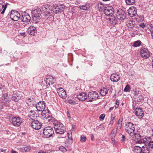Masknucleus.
<instances>
[{
  "label": "nucleus",
  "instance_id": "f257e3e1",
  "mask_svg": "<svg viewBox=\"0 0 153 153\" xmlns=\"http://www.w3.org/2000/svg\"><path fill=\"white\" fill-rule=\"evenodd\" d=\"M56 132L58 134H63L65 131V127L63 125L59 122H58L54 126Z\"/></svg>",
  "mask_w": 153,
  "mask_h": 153
},
{
  "label": "nucleus",
  "instance_id": "f03ea898",
  "mask_svg": "<svg viewBox=\"0 0 153 153\" xmlns=\"http://www.w3.org/2000/svg\"><path fill=\"white\" fill-rule=\"evenodd\" d=\"M41 13V10L39 8H37L32 10V16L34 21L39 20L40 19Z\"/></svg>",
  "mask_w": 153,
  "mask_h": 153
},
{
  "label": "nucleus",
  "instance_id": "7ed1b4c3",
  "mask_svg": "<svg viewBox=\"0 0 153 153\" xmlns=\"http://www.w3.org/2000/svg\"><path fill=\"white\" fill-rule=\"evenodd\" d=\"M99 95L96 91H93L89 92L88 95V98L87 99V102H92V101L96 100L98 99Z\"/></svg>",
  "mask_w": 153,
  "mask_h": 153
},
{
  "label": "nucleus",
  "instance_id": "20e7f679",
  "mask_svg": "<svg viewBox=\"0 0 153 153\" xmlns=\"http://www.w3.org/2000/svg\"><path fill=\"white\" fill-rule=\"evenodd\" d=\"M125 129L128 134L133 133L134 131V126L131 123H126L125 125Z\"/></svg>",
  "mask_w": 153,
  "mask_h": 153
},
{
  "label": "nucleus",
  "instance_id": "39448f33",
  "mask_svg": "<svg viewBox=\"0 0 153 153\" xmlns=\"http://www.w3.org/2000/svg\"><path fill=\"white\" fill-rule=\"evenodd\" d=\"M10 17L12 20L17 21L20 18V15L18 11L12 10L10 15Z\"/></svg>",
  "mask_w": 153,
  "mask_h": 153
},
{
  "label": "nucleus",
  "instance_id": "423d86ee",
  "mask_svg": "<svg viewBox=\"0 0 153 153\" xmlns=\"http://www.w3.org/2000/svg\"><path fill=\"white\" fill-rule=\"evenodd\" d=\"M11 122L14 126L18 127L20 125L22 122V119L19 117H13L12 118Z\"/></svg>",
  "mask_w": 153,
  "mask_h": 153
},
{
  "label": "nucleus",
  "instance_id": "0eeeda50",
  "mask_svg": "<svg viewBox=\"0 0 153 153\" xmlns=\"http://www.w3.org/2000/svg\"><path fill=\"white\" fill-rule=\"evenodd\" d=\"M117 19L123 20L126 18V13L125 11L121 9H119L116 14Z\"/></svg>",
  "mask_w": 153,
  "mask_h": 153
},
{
  "label": "nucleus",
  "instance_id": "6e6552de",
  "mask_svg": "<svg viewBox=\"0 0 153 153\" xmlns=\"http://www.w3.org/2000/svg\"><path fill=\"white\" fill-rule=\"evenodd\" d=\"M114 11V9L111 6L105 7L103 12L105 15L107 16H112Z\"/></svg>",
  "mask_w": 153,
  "mask_h": 153
},
{
  "label": "nucleus",
  "instance_id": "1a4fd4ad",
  "mask_svg": "<svg viewBox=\"0 0 153 153\" xmlns=\"http://www.w3.org/2000/svg\"><path fill=\"white\" fill-rule=\"evenodd\" d=\"M34 105H35L37 111H39L42 112L45 110L44 109L45 108V103L44 101H40Z\"/></svg>",
  "mask_w": 153,
  "mask_h": 153
},
{
  "label": "nucleus",
  "instance_id": "9d476101",
  "mask_svg": "<svg viewBox=\"0 0 153 153\" xmlns=\"http://www.w3.org/2000/svg\"><path fill=\"white\" fill-rule=\"evenodd\" d=\"M141 56L144 59H147L149 58L151 53L148 51L147 48H142L140 51Z\"/></svg>",
  "mask_w": 153,
  "mask_h": 153
},
{
  "label": "nucleus",
  "instance_id": "9b49d317",
  "mask_svg": "<svg viewBox=\"0 0 153 153\" xmlns=\"http://www.w3.org/2000/svg\"><path fill=\"white\" fill-rule=\"evenodd\" d=\"M45 82L46 84L50 85H52L56 82V80L52 76L47 75L46 76V79H45Z\"/></svg>",
  "mask_w": 153,
  "mask_h": 153
},
{
  "label": "nucleus",
  "instance_id": "f8f14e48",
  "mask_svg": "<svg viewBox=\"0 0 153 153\" xmlns=\"http://www.w3.org/2000/svg\"><path fill=\"white\" fill-rule=\"evenodd\" d=\"M112 90L111 87H110L109 88L103 87L100 89V93L102 96H105L108 93L109 91V92L111 94L112 92Z\"/></svg>",
  "mask_w": 153,
  "mask_h": 153
},
{
  "label": "nucleus",
  "instance_id": "ddd939ff",
  "mask_svg": "<svg viewBox=\"0 0 153 153\" xmlns=\"http://www.w3.org/2000/svg\"><path fill=\"white\" fill-rule=\"evenodd\" d=\"M31 125L33 128L35 129H40L42 126V124L41 122L37 120H34L32 122Z\"/></svg>",
  "mask_w": 153,
  "mask_h": 153
},
{
  "label": "nucleus",
  "instance_id": "4468645a",
  "mask_svg": "<svg viewBox=\"0 0 153 153\" xmlns=\"http://www.w3.org/2000/svg\"><path fill=\"white\" fill-rule=\"evenodd\" d=\"M57 91L59 96L63 99L66 97V93L65 91L62 88H59L57 89Z\"/></svg>",
  "mask_w": 153,
  "mask_h": 153
},
{
  "label": "nucleus",
  "instance_id": "2eb2a0df",
  "mask_svg": "<svg viewBox=\"0 0 153 153\" xmlns=\"http://www.w3.org/2000/svg\"><path fill=\"white\" fill-rule=\"evenodd\" d=\"M151 140L152 139L150 137H145L143 139H140V140H138L137 142L139 143H143L147 145Z\"/></svg>",
  "mask_w": 153,
  "mask_h": 153
},
{
  "label": "nucleus",
  "instance_id": "dca6fc26",
  "mask_svg": "<svg viewBox=\"0 0 153 153\" xmlns=\"http://www.w3.org/2000/svg\"><path fill=\"white\" fill-rule=\"evenodd\" d=\"M54 133L53 128L49 126L45 128L43 131V134H54Z\"/></svg>",
  "mask_w": 153,
  "mask_h": 153
},
{
  "label": "nucleus",
  "instance_id": "f3484780",
  "mask_svg": "<svg viewBox=\"0 0 153 153\" xmlns=\"http://www.w3.org/2000/svg\"><path fill=\"white\" fill-rule=\"evenodd\" d=\"M110 79L112 82H117L120 80L119 75L116 73L113 74L110 76Z\"/></svg>",
  "mask_w": 153,
  "mask_h": 153
},
{
  "label": "nucleus",
  "instance_id": "a211bd4d",
  "mask_svg": "<svg viewBox=\"0 0 153 153\" xmlns=\"http://www.w3.org/2000/svg\"><path fill=\"white\" fill-rule=\"evenodd\" d=\"M27 32L31 35L34 36L36 33V28L33 26H31L29 27L27 30Z\"/></svg>",
  "mask_w": 153,
  "mask_h": 153
},
{
  "label": "nucleus",
  "instance_id": "6ab92c4d",
  "mask_svg": "<svg viewBox=\"0 0 153 153\" xmlns=\"http://www.w3.org/2000/svg\"><path fill=\"white\" fill-rule=\"evenodd\" d=\"M21 98V95L18 93H14L12 96V99L15 102L19 101Z\"/></svg>",
  "mask_w": 153,
  "mask_h": 153
},
{
  "label": "nucleus",
  "instance_id": "aec40b11",
  "mask_svg": "<svg viewBox=\"0 0 153 153\" xmlns=\"http://www.w3.org/2000/svg\"><path fill=\"white\" fill-rule=\"evenodd\" d=\"M78 99L81 101H84L87 99V96L86 94L84 92H82L79 94L77 95Z\"/></svg>",
  "mask_w": 153,
  "mask_h": 153
},
{
  "label": "nucleus",
  "instance_id": "412c9836",
  "mask_svg": "<svg viewBox=\"0 0 153 153\" xmlns=\"http://www.w3.org/2000/svg\"><path fill=\"white\" fill-rule=\"evenodd\" d=\"M128 11V15L131 17L135 16L137 15V11L134 7L130 8Z\"/></svg>",
  "mask_w": 153,
  "mask_h": 153
},
{
  "label": "nucleus",
  "instance_id": "4be33fe9",
  "mask_svg": "<svg viewBox=\"0 0 153 153\" xmlns=\"http://www.w3.org/2000/svg\"><path fill=\"white\" fill-rule=\"evenodd\" d=\"M135 114L137 117H142L144 115V112L140 108H136L135 110Z\"/></svg>",
  "mask_w": 153,
  "mask_h": 153
},
{
  "label": "nucleus",
  "instance_id": "5701e85b",
  "mask_svg": "<svg viewBox=\"0 0 153 153\" xmlns=\"http://www.w3.org/2000/svg\"><path fill=\"white\" fill-rule=\"evenodd\" d=\"M21 19L23 22H28L30 20V17L28 14H25L22 15Z\"/></svg>",
  "mask_w": 153,
  "mask_h": 153
},
{
  "label": "nucleus",
  "instance_id": "b1692460",
  "mask_svg": "<svg viewBox=\"0 0 153 153\" xmlns=\"http://www.w3.org/2000/svg\"><path fill=\"white\" fill-rule=\"evenodd\" d=\"M41 115L43 118L48 120L50 117L51 116V114L49 113V111L48 110L46 111V110L43 111L42 112Z\"/></svg>",
  "mask_w": 153,
  "mask_h": 153
},
{
  "label": "nucleus",
  "instance_id": "393cba45",
  "mask_svg": "<svg viewBox=\"0 0 153 153\" xmlns=\"http://www.w3.org/2000/svg\"><path fill=\"white\" fill-rule=\"evenodd\" d=\"M126 23L127 26L130 29H132L135 25V21L132 20L128 21Z\"/></svg>",
  "mask_w": 153,
  "mask_h": 153
},
{
  "label": "nucleus",
  "instance_id": "a878e982",
  "mask_svg": "<svg viewBox=\"0 0 153 153\" xmlns=\"http://www.w3.org/2000/svg\"><path fill=\"white\" fill-rule=\"evenodd\" d=\"M65 6L63 5H57V9L56 10L55 9V13H61L64 10V9Z\"/></svg>",
  "mask_w": 153,
  "mask_h": 153
},
{
  "label": "nucleus",
  "instance_id": "bb28decb",
  "mask_svg": "<svg viewBox=\"0 0 153 153\" xmlns=\"http://www.w3.org/2000/svg\"><path fill=\"white\" fill-rule=\"evenodd\" d=\"M48 8L46 14H50L52 13H55V9L52 6L49 5V7Z\"/></svg>",
  "mask_w": 153,
  "mask_h": 153
},
{
  "label": "nucleus",
  "instance_id": "cd10ccee",
  "mask_svg": "<svg viewBox=\"0 0 153 153\" xmlns=\"http://www.w3.org/2000/svg\"><path fill=\"white\" fill-rule=\"evenodd\" d=\"M21 151L22 152H28L31 149V147L30 145H28L26 147L20 148Z\"/></svg>",
  "mask_w": 153,
  "mask_h": 153
},
{
  "label": "nucleus",
  "instance_id": "c85d7f7f",
  "mask_svg": "<svg viewBox=\"0 0 153 153\" xmlns=\"http://www.w3.org/2000/svg\"><path fill=\"white\" fill-rule=\"evenodd\" d=\"M35 101V100H34L33 99V98L31 99L30 98H28L26 101V103H27V105L29 106H34V105H35V104H31L30 102H33H33Z\"/></svg>",
  "mask_w": 153,
  "mask_h": 153
},
{
  "label": "nucleus",
  "instance_id": "c756f323",
  "mask_svg": "<svg viewBox=\"0 0 153 153\" xmlns=\"http://www.w3.org/2000/svg\"><path fill=\"white\" fill-rule=\"evenodd\" d=\"M142 153H149V149L146 146H143L141 148Z\"/></svg>",
  "mask_w": 153,
  "mask_h": 153
},
{
  "label": "nucleus",
  "instance_id": "7c9ffc66",
  "mask_svg": "<svg viewBox=\"0 0 153 153\" xmlns=\"http://www.w3.org/2000/svg\"><path fill=\"white\" fill-rule=\"evenodd\" d=\"M134 153H142L141 148L139 146H135L134 147Z\"/></svg>",
  "mask_w": 153,
  "mask_h": 153
},
{
  "label": "nucleus",
  "instance_id": "2f4dec72",
  "mask_svg": "<svg viewBox=\"0 0 153 153\" xmlns=\"http://www.w3.org/2000/svg\"><path fill=\"white\" fill-rule=\"evenodd\" d=\"M48 121L50 123H53L54 126L55 125V123L56 124L58 122L57 120L54 117H52L51 115L50 116V117L48 119Z\"/></svg>",
  "mask_w": 153,
  "mask_h": 153
},
{
  "label": "nucleus",
  "instance_id": "473e14b6",
  "mask_svg": "<svg viewBox=\"0 0 153 153\" xmlns=\"http://www.w3.org/2000/svg\"><path fill=\"white\" fill-rule=\"evenodd\" d=\"M122 119L120 118L117 122V128L118 131H119L121 128L122 124Z\"/></svg>",
  "mask_w": 153,
  "mask_h": 153
},
{
  "label": "nucleus",
  "instance_id": "72a5a7b5",
  "mask_svg": "<svg viewBox=\"0 0 153 153\" xmlns=\"http://www.w3.org/2000/svg\"><path fill=\"white\" fill-rule=\"evenodd\" d=\"M125 2L127 4L132 5L135 3V0H125Z\"/></svg>",
  "mask_w": 153,
  "mask_h": 153
},
{
  "label": "nucleus",
  "instance_id": "f704fd0d",
  "mask_svg": "<svg viewBox=\"0 0 153 153\" xmlns=\"http://www.w3.org/2000/svg\"><path fill=\"white\" fill-rule=\"evenodd\" d=\"M135 19L137 22H142L144 20V18L143 17L137 15L135 18Z\"/></svg>",
  "mask_w": 153,
  "mask_h": 153
},
{
  "label": "nucleus",
  "instance_id": "c9c22d12",
  "mask_svg": "<svg viewBox=\"0 0 153 153\" xmlns=\"http://www.w3.org/2000/svg\"><path fill=\"white\" fill-rule=\"evenodd\" d=\"M49 5L48 4H45L43 5L42 7V10L45 14H46L47 9Z\"/></svg>",
  "mask_w": 153,
  "mask_h": 153
},
{
  "label": "nucleus",
  "instance_id": "e433bc0d",
  "mask_svg": "<svg viewBox=\"0 0 153 153\" xmlns=\"http://www.w3.org/2000/svg\"><path fill=\"white\" fill-rule=\"evenodd\" d=\"M134 98L135 100L137 102H140L143 100V97L141 95H140V96H139L138 97H135Z\"/></svg>",
  "mask_w": 153,
  "mask_h": 153
},
{
  "label": "nucleus",
  "instance_id": "4c0bfd02",
  "mask_svg": "<svg viewBox=\"0 0 153 153\" xmlns=\"http://www.w3.org/2000/svg\"><path fill=\"white\" fill-rule=\"evenodd\" d=\"M88 8V5L87 4H86L85 5H82V6H80L79 8L81 9L82 10H87V9Z\"/></svg>",
  "mask_w": 153,
  "mask_h": 153
},
{
  "label": "nucleus",
  "instance_id": "58836bf2",
  "mask_svg": "<svg viewBox=\"0 0 153 153\" xmlns=\"http://www.w3.org/2000/svg\"><path fill=\"white\" fill-rule=\"evenodd\" d=\"M141 44V42L140 40L135 41L133 44V46L135 47H138Z\"/></svg>",
  "mask_w": 153,
  "mask_h": 153
},
{
  "label": "nucleus",
  "instance_id": "ea45409f",
  "mask_svg": "<svg viewBox=\"0 0 153 153\" xmlns=\"http://www.w3.org/2000/svg\"><path fill=\"white\" fill-rule=\"evenodd\" d=\"M3 5H4V6H3L4 8L1 13V14H3L4 13L5 11L6 8H7V5L8 4V3H4L3 1Z\"/></svg>",
  "mask_w": 153,
  "mask_h": 153
},
{
  "label": "nucleus",
  "instance_id": "a19ab883",
  "mask_svg": "<svg viewBox=\"0 0 153 153\" xmlns=\"http://www.w3.org/2000/svg\"><path fill=\"white\" fill-rule=\"evenodd\" d=\"M10 98H9V97L7 98H5L4 102H3L4 103V104L6 105V104L10 102Z\"/></svg>",
  "mask_w": 153,
  "mask_h": 153
},
{
  "label": "nucleus",
  "instance_id": "79ce46f5",
  "mask_svg": "<svg viewBox=\"0 0 153 153\" xmlns=\"http://www.w3.org/2000/svg\"><path fill=\"white\" fill-rule=\"evenodd\" d=\"M98 10L100 11H102L103 9L104 10L105 8L104 5L101 4L98 5Z\"/></svg>",
  "mask_w": 153,
  "mask_h": 153
},
{
  "label": "nucleus",
  "instance_id": "37998d69",
  "mask_svg": "<svg viewBox=\"0 0 153 153\" xmlns=\"http://www.w3.org/2000/svg\"><path fill=\"white\" fill-rule=\"evenodd\" d=\"M141 94L139 93V91L137 90H135L134 92V98L137 97H138L140 96Z\"/></svg>",
  "mask_w": 153,
  "mask_h": 153
},
{
  "label": "nucleus",
  "instance_id": "c03bdc74",
  "mask_svg": "<svg viewBox=\"0 0 153 153\" xmlns=\"http://www.w3.org/2000/svg\"><path fill=\"white\" fill-rule=\"evenodd\" d=\"M130 87L128 85H127L124 89V91L126 92L130 91Z\"/></svg>",
  "mask_w": 153,
  "mask_h": 153
},
{
  "label": "nucleus",
  "instance_id": "a18cd8bd",
  "mask_svg": "<svg viewBox=\"0 0 153 153\" xmlns=\"http://www.w3.org/2000/svg\"><path fill=\"white\" fill-rule=\"evenodd\" d=\"M110 20L111 21V22H112L113 24L115 25L117 23V21L115 18H112L110 19Z\"/></svg>",
  "mask_w": 153,
  "mask_h": 153
},
{
  "label": "nucleus",
  "instance_id": "49530a36",
  "mask_svg": "<svg viewBox=\"0 0 153 153\" xmlns=\"http://www.w3.org/2000/svg\"><path fill=\"white\" fill-rule=\"evenodd\" d=\"M4 5L3 4V1L0 0V11H1L4 8Z\"/></svg>",
  "mask_w": 153,
  "mask_h": 153
},
{
  "label": "nucleus",
  "instance_id": "de8ad7c7",
  "mask_svg": "<svg viewBox=\"0 0 153 153\" xmlns=\"http://www.w3.org/2000/svg\"><path fill=\"white\" fill-rule=\"evenodd\" d=\"M147 145L150 148H153V141L151 140Z\"/></svg>",
  "mask_w": 153,
  "mask_h": 153
},
{
  "label": "nucleus",
  "instance_id": "09e8293b",
  "mask_svg": "<svg viewBox=\"0 0 153 153\" xmlns=\"http://www.w3.org/2000/svg\"><path fill=\"white\" fill-rule=\"evenodd\" d=\"M59 149L63 152H65L67 151V149L63 146H61L59 148Z\"/></svg>",
  "mask_w": 153,
  "mask_h": 153
},
{
  "label": "nucleus",
  "instance_id": "8fccbe9b",
  "mask_svg": "<svg viewBox=\"0 0 153 153\" xmlns=\"http://www.w3.org/2000/svg\"><path fill=\"white\" fill-rule=\"evenodd\" d=\"M119 103L120 101L118 99L116 100L115 102V104L116 105H115V108H117L118 107Z\"/></svg>",
  "mask_w": 153,
  "mask_h": 153
},
{
  "label": "nucleus",
  "instance_id": "3c124183",
  "mask_svg": "<svg viewBox=\"0 0 153 153\" xmlns=\"http://www.w3.org/2000/svg\"><path fill=\"white\" fill-rule=\"evenodd\" d=\"M117 131H118L117 128H115L112 131L111 134H115L117 133H119L118 132H117Z\"/></svg>",
  "mask_w": 153,
  "mask_h": 153
},
{
  "label": "nucleus",
  "instance_id": "603ef678",
  "mask_svg": "<svg viewBox=\"0 0 153 153\" xmlns=\"http://www.w3.org/2000/svg\"><path fill=\"white\" fill-rule=\"evenodd\" d=\"M105 116V115L104 114H101L99 117V119L100 120H103Z\"/></svg>",
  "mask_w": 153,
  "mask_h": 153
},
{
  "label": "nucleus",
  "instance_id": "864d4df0",
  "mask_svg": "<svg viewBox=\"0 0 153 153\" xmlns=\"http://www.w3.org/2000/svg\"><path fill=\"white\" fill-rule=\"evenodd\" d=\"M86 137L83 135H82L81 137L80 141L82 142H84L86 141Z\"/></svg>",
  "mask_w": 153,
  "mask_h": 153
},
{
  "label": "nucleus",
  "instance_id": "5fc2aeb1",
  "mask_svg": "<svg viewBox=\"0 0 153 153\" xmlns=\"http://www.w3.org/2000/svg\"><path fill=\"white\" fill-rule=\"evenodd\" d=\"M5 105L4 104V103L3 102H0V109H2L4 108Z\"/></svg>",
  "mask_w": 153,
  "mask_h": 153
},
{
  "label": "nucleus",
  "instance_id": "6e6d98bb",
  "mask_svg": "<svg viewBox=\"0 0 153 153\" xmlns=\"http://www.w3.org/2000/svg\"><path fill=\"white\" fill-rule=\"evenodd\" d=\"M53 134H49L48 135V134H43L44 136H42L43 137H44V138H49V137H50L52 136Z\"/></svg>",
  "mask_w": 153,
  "mask_h": 153
},
{
  "label": "nucleus",
  "instance_id": "4d7b16f0",
  "mask_svg": "<svg viewBox=\"0 0 153 153\" xmlns=\"http://www.w3.org/2000/svg\"><path fill=\"white\" fill-rule=\"evenodd\" d=\"M114 120V117H113L112 116H111V121L110 123H111L113 124Z\"/></svg>",
  "mask_w": 153,
  "mask_h": 153
},
{
  "label": "nucleus",
  "instance_id": "13d9d810",
  "mask_svg": "<svg viewBox=\"0 0 153 153\" xmlns=\"http://www.w3.org/2000/svg\"><path fill=\"white\" fill-rule=\"evenodd\" d=\"M72 134H68V138L69 140H72Z\"/></svg>",
  "mask_w": 153,
  "mask_h": 153
},
{
  "label": "nucleus",
  "instance_id": "bf43d9fd",
  "mask_svg": "<svg viewBox=\"0 0 153 153\" xmlns=\"http://www.w3.org/2000/svg\"><path fill=\"white\" fill-rule=\"evenodd\" d=\"M122 139L121 140V142H124L125 141V136L123 135L122 137Z\"/></svg>",
  "mask_w": 153,
  "mask_h": 153
},
{
  "label": "nucleus",
  "instance_id": "052dcab7",
  "mask_svg": "<svg viewBox=\"0 0 153 153\" xmlns=\"http://www.w3.org/2000/svg\"><path fill=\"white\" fill-rule=\"evenodd\" d=\"M111 140L113 144L114 145H115L116 143L115 139L114 138H111Z\"/></svg>",
  "mask_w": 153,
  "mask_h": 153
},
{
  "label": "nucleus",
  "instance_id": "680f3d73",
  "mask_svg": "<svg viewBox=\"0 0 153 153\" xmlns=\"http://www.w3.org/2000/svg\"><path fill=\"white\" fill-rule=\"evenodd\" d=\"M30 115H33L35 113V111L34 110H31L30 111Z\"/></svg>",
  "mask_w": 153,
  "mask_h": 153
},
{
  "label": "nucleus",
  "instance_id": "e2e57ef3",
  "mask_svg": "<svg viewBox=\"0 0 153 153\" xmlns=\"http://www.w3.org/2000/svg\"><path fill=\"white\" fill-rule=\"evenodd\" d=\"M7 53V51L4 50L2 52V54L3 56H4L5 55H6Z\"/></svg>",
  "mask_w": 153,
  "mask_h": 153
},
{
  "label": "nucleus",
  "instance_id": "0e129e2a",
  "mask_svg": "<svg viewBox=\"0 0 153 153\" xmlns=\"http://www.w3.org/2000/svg\"><path fill=\"white\" fill-rule=\"evenodd\" d=\"M139 26L141 27L142 28H144L145 27V25L143 23H141L140 24Z\"/></svg>",
  "mask_w": 153,
  "mask_h": 153
},
{
  "label": "nucleus",
  "instance_id": "69168bd1",
  "mask_svg": "<svg viewBox=\"0 0 153 153\" xmlns=\"http://www.w3.org/2000/svg\"><path fill=\"white\" fill-rule=\"evenodd\" d=\"M75 127H76V124L74 123V124H73V125H72V129L73 131L74 129L75 128Z\"/></svg>",
  "mask_w": 153,
  "mask_h": 153
},
{
  "label": "nucleus",
  "instance_id": "338daca9",
  "mask_svg": "<svg viewBox=\"0 0 153 153\" xmlns=\"http://www.w3.org/2000/svg\"><path fill=\"white\" fill-rule=\"evenodd\" d=\"M67 115L68 117L69 118H71L70 114L69 113V112L68 111H67Z\"/></svg>",
  "mask_w": 153,
  "mask_h": 153
},
{
  "label": "nucleus",
  "instance_id": "774afa93",
  "mask_svg": "<svg viewBox=\"0 0 153 153\" xmlns=\"http://www.w3.org/2000/svg\"><path fill=\"white\" fill-rule=\"evenodd\" d=\"M10 153H18V152L14 150H13V149H12L10 151Z\"/></svg>",
  "mask_w": 153,
  "mask_h": 153
}]
</instances>
